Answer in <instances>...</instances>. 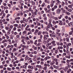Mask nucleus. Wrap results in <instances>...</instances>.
Returning a JSON list of instances; mask_svg holds the SVG:
<instances>
[{
    "label": "nucleus",
    "instance_id": "f257e3e1",
    "mask_svg": "<svg viewBox=\"0 0 73 73\" xmlns=\"http://www.w3.org/2000/svg\"><path fill=\"white\" fill-rule=\"evenodd\" d=\"M52 19H49V23L48 25L47 26L46 28H49L50 27H52Z\"/></svg>",
    "mask_w": 73,
    "mask_h": 73
},
{
    "label": "nucleus",
    "instance_id": "f03ea898",
    "mask_svg": "<svg viewBox=\"0 0 73 73\" xmlns=\"http://www.w3.org/2000/svg\"><path fill=\"white\" fill-rule=\"evenodd\" d=\"M29 28V25H27L25 29V31H31V28Z\"/></svg>",
    "mask_w": 73,
    "mask_h": 73
},
{
    "label": "nucleus",
    "instance_id": "7ed1b4c3",
    "mask_svg": "<svg viewBox=\"0 0 73 73\" xmlns=\"http://www.w3.org/2000/svg\"><path fill=\"white\" fill-rule=\"evenodd\" d=\"M49 36L48 35H46L44 36L43 39L44 40H46L48 39V38L49 37ZM48 37V38H47Z\"/></svg>",
    "mask_w": 73,
    "mask_h": 73
},
{
    "label": "nucleus",
    "instance_id": "20e7f679",
    "mask_svg": "<svg viewBox=\"0 0 73 73\" xmlns=\"http://www.w3.org/2000/svg\"><path fill=\"white\" fill-rule=\"evenodd\" d=\"M56 12L57 14L59 15L60 13V12H61V9L59 8L58 9L56 10Z\"/></svg>",
    "mask_w": 73,
    "mask_h": 73
},
{
    "label": "nucleus",
    "instance_id": "39448f33",
    "mask_svg": "<svg viewBox=\"0 0 73 73\" xmlns=\"http://www.w3.org/2000/svg\"><path fill=\"white\" fill-rule=\"evenodd\" d=\"M59 23V22L58 21H55L53 20L52 21V23L54 24V25H56V23L58 24Z\"/></svg>",
    "mask_w": 73,
    "mask_h": 73
},
{
    "label": "nucleus",
    "instance_id": "423d86ee",
    "mask_svg": "<svg viewBox=\"0 0 73 73\" xmlns=\"http://www.w3.org/2000/svg\"><path fill=\"white\" fill-rule=\"evenodd\" d=\"M52 49L54 51V52L56 54H57V53H58V50H56V48H53Z\"/></svg>",
    "mask_w": 73,
    "mask_h": 73
},
{
    "label": "nucleus",
    "instance_id": "0eeeda50",
    "mask_svg": "<svg viewBox=\"0 0 73 73\" xmlns=\"http://www.w3.org/2000/svg\"><path fill=\"white\" fill-rule=\"evenodd\" d=\"M71 31H72L70 32H69V33L70 34V35H72L73 34V28L72 27L71 28Z\"/></svg>",
    "mask_w": 73,
    "mask_h": 73
},
{
    "label": "nucleus",
    "instance_id": "6e6552de",
    "mask_svg": "<svg viewBox=\"0 0 73 73\" xmlns=\"http://www.w3.org/2000/svg\"><path fill=\"white\" fill-rule=\"evenodd\" d=\"M38 12V10L37 9H35L34 10V15H37V13Z\"/></svg>",
    "mask_w": 73,
    "mask_h": 73
},
{
    "label": "nucleus",
    "instance_id": "1a4fd4ad",
    "mask_svg": "<svg viewBox=\"0 0 73 73\" xmlns=\"http://www.w3.org/2000/svg\"><path fill=\"white\" fill-rule=\"evenodd\" d=\"M36 68H38L39 69H41L42 68V66L41 65H37L36 66Z\"/></svg>",
    "mask_w": 73,
    "mask_h": 73
},
{
    "label": "nucleus",
    "instance_id": "9d476101",
    "mask_svg": "<svg viewBox=\"0 0 73 73\" xmlns=\"http://www.w3.org/2000/svg\"><path fill=\"white\" fill-rule=\"evenodd\" d=\"M27 31H23V36H25L27 35Z\"/></svg>",
    "mask_w": 73,
    "mask_h": 73
},
{
    "label": "nucleus",
    "instance_id": "9b49d317",
    "mask_svg": "<svg viewBox=\"0 0 73 73\" xmlns=\"http://www.w3.org/2000/svg\"><path fill=\"white\" fill-rule=\"evenodd\" d=\"M71 45H72V44L71 43H69L68 44H66V45L67 46V49H69V46H71Z\"/></svg>",
    "mask_w": 73,
    "mask_h": 73
},
{
    "label": "nucleus",
    "instance_id": "f8f14e48",
    "mask_svg": "<svg viewBox=\"0 0 73 73\" xmlns=\"http://www.w3.org/2000/svg\"><path fill=\"white\" fill-rule=\"evenodd\" d=\"M69 26L70 27H71L72 28L73 27V23L72 22H70V23L68 24Z\"/></svg>",
    "mask_w": 73,
    "mask_h": 73
},
{
    "label": "nucleus",
    "instance_id": "ddd939ff",
    "mask_svg": "<svg viewBox=\"0 0 73 73\" xmlns=\"http://www.w3.org/2000/svg\"><path fill=\"white\" fill-rule=\"evenodd\" d=\"M56 33H57V35H58V36L59 37H60V38H62V36H61V33H58V32H56Z\"/></svg>",
    "mask_w": 73,
    "mask_h": 73
},
{
    "label": "nucleus",
    "instance_id": "4468645a",
    "mask_svg": "<svg viewBox=\"0 0 73 73\" xmlns=\"http://www.w3.org/2000/svg\"><path fill=\"white\" fill-rule=\"evenodd\" d=\"M28 69H33V67L32 66H31L30 65H29L28 66Z\"/></svg>",
    "mask_w": 73,
    "mask_h": 73
},
{
    "label": "nucleus",
    "instance_id": "2eb2a0df",
    "mask_svg": "<svg viewBox=\"0 0 73 73\" xmlns=\"http://www.w3.org/2000/svg\"><path fill=\"white\" fill-rule=\"evenodd\" d=\"M38 32H39V30H36L35 31V32L34 33V34L35 35H36L37 34L36 33H38Z\"/></svg>",
    "mask_w": 73,
    "mask_h": 73
},
{
    "label": "nucleus",
    "instance_id": "dca6fc26",
    "mask_svg": "<svg viewBox=\"0 0 73 73\" xmlns=\"http://www.w3.org/2000/svg\"><path fill=\"white\" fill-rule=\"evenodd\" d=\"M10 24H13L15 23V21L13 20H11L10 21Z\"/></svg>",
    "mask_w": 73,
    "mask_h": 73
},
{
    "label": "nucleus",
    "instance_id": "f3484780",
    "mask_svg": "<svg viewBox=\"0 0 73 73\" xmlns=\"http://www.w3.org/2000/svg\"><path fill=\"white\" fill-rule=\"evenodd\" d=\"M59 21V25H63V23L61 21Z\"/></svg>",
    "mask_w": 73,
    "mask_h": 73
},
{
    "label": "nucleus",
    "instance_id": "a211bd4d",
    "mask_svg": "<svg viewBox=\"0 0 73 73\" xmlns=\"http://www.w3.org/2000/svg\"><path fill=\"white\" fill-rule=\"evenodd\" d=\"M50 65H51V66H53V65L55 64V62L54 61H52L51 62H50Z\"/></svg>",
    "mask_w": 73,
    "mask_h": 73
},
{
    "label": "nucleus",
    "instance_id": "6ab92c4d",
    "mask_svg": "<svg viewBox=\"0 0 73 73\" xmlns=\"http://www.w3.org/2000/svg\"><path fill=\"white\" fill-rule=\"evenodd\" d=\"M14 26L15 27H17L18 28H19V25L17 24H14Z\"/></svg>",
    "mask_w": 73,
    "mask_h": 73
},
{
    "label": "nucleus",
    "instance_id": "aec40b11",
    "mask_svg": "<svg viewBox=\"0 0 73 73\" xmlns=\"http://www.w3.org/2000/svg\"><path fill=\"white\" fill-rule=\"evenodd\" d=\"M9 29H11H11H12V28H13V25H11L10 26H9Z\"/></svg>",
    "mask_w": 73,
    "mask_h": 73
},
{
    "label": "nucleus",
    "instance_id": "412c9836",
    "mask_svg": "<svg viewBox=\"0 0 73 73\" xmlns=\"http://www.w3.org/2000/svg\"><path fill=\"white\" fill-rule=\"evenodd\" d=\"M7 42V41L6 39H4L3 41H2V44H4L5 42Z\"/></svg>",
    "mask_w": 73,
    "mask_h": 73
},
{
    "label": "nucleus",
    "instance_id": "4be33fe9",
    "mask_svg": "<svg viewBox=\"0 0 73 73\" xmlns=\"http://www.w3.org/2000/svg\"><path fill=\"white\" fill-rule=\"evenodd\" d=\"M7 70L9 71H11L12 70V68H11L8 67L7 68Z\"/></svg>",
    "mask_w": 73,
    "mask_h": 73
},
{
    "label": "nucleus",
    "instance_id": "5701e85b",
    "mask_svg": "<svg viewBox=\"0 0 73 73\" xmlns=\"http://www.w3.org/2000/svg\"><path fill=\"white\" fill-rule=\"evenodd\" d=\"M58 49H63V47L62 46H58Z\"/></svg>",
    "mask_w": 73,
    "mask_h": 73
},
{
    "label": "nucleus",
    "instance_id": "b1692460",
    "mask_svg": "<svg viewBox=\"0 0 73 73\" xmlns=\"http://www.w3.org/2000/svg\"><path fill=\"white\" fill-rule=\"evenodd\" d=\"M65 57L67 58H68L69 59H70V55L68 56L66 55L65 56Z\"/></svg>",
    "mask_w": 73,
    "mask_h": 73
},
{
    "label": "nucleus",
    "instance_id": "393cba45",
    "mask_svg": "<svg viewBox=\"0 0 73 73\" xmlns=\"http://www.w3.org/2000/svg\"><path fill=\"white\" fill-rule=\"evenodd\" d=\"M41 70L39 69L37 71L35 72V73H40V72H41Z\"/></svg>",
    "mask_w": 73,
    "mask_h": 73
},
{
    "label": "nucleus",
    "instance_id": "a878e982",
    "mask_svg": "<svg viewBox=\"0 0 73 73\" xmlns=\"http://www.w3.org/2000/svg\"><path fill=\"white\" fill-rule=\"evenodd\" d=\"M11 57L12 58H14V56H13V53H11Z\"/></svg>",
    "mask_w": 73,
    "mask_h": 73
},
{
    "label": "nucleus",
    "instance_id": "bb28decb",
    "mask_svg": "<svg viewBox=\"0 0 73 73\" xmlns=\"http://www.w3.org/2000/svg\"><path fill=\"white\" fill-rule=\"evenodd\" d=\"M24 8H25V9H28V6H27V5H24Z\"/></svg>",
    "mask_w": 73,
    "mask_h": 73
},
{
    "label": "nucleus",
    "instance_id": "cd10ccee",
    "mask_svg": "<svg viewBox=\"0 0 73 73\" xmlns=\"http://www.w3.org/2000/svg\"><path fill=\"white\" fill-rule=\"evenodd\" d=\"M42 33V32L41 31H39L37 33L38 35H40Z\"/></svg>",
    "mask_w": 73,
    "mask_h": 73
},
{
    "label": "nucleus",
    "instance_id": "c85d7f7f",
    "mask_svg": "<svg viewBox=\"0 0 73 73\" xmlns=\"http://www.w3.org/2000/svg\"><path fill=\"white\" fill-rule=\"evenodd\" d=\"M45 3H43L42 4V5H41L42 7L43 8L44 7V6H45Z\"/></svg>",
    "mask_w": 73,
    "mask_h": 73
},
{
    "label": "nucleus",
    "instance_id": "c756f323",
    "mask_svg": "<svg viewBox=\"0 0 73 73\" xmlns=\"http://www.w3.org/2000/svg\"><path fill=\"white\" fill-rule=\"evenodd\" d=\"M29 58V57H28V55H27L25 57V59L26 60H27Z\"/></svg>",
    "mask_w": 73,
    "mask_h": 73
},
{
    "label": "nucleus",
    "instance_id": "7c9ffc66",
    "mask_svg": "<svg viewBox=\"0 0 73 73\" xmlns=\"http://www.w3.org/2000/svg\"><path fill=\"white\" fill-rule=\"evenodd\" d=\"M11 29H9L8 31V33L9 35L11 34Z\"/></svg>",
    "mask_w": 73,
    "mask_h": 73
},
{
    "label": "nucleus",
    "instance_id": "2f4dec72",
    "mask_svg": "<svg viewBox=\"0 0 73 73\" xmlns=\"http://www.w3.org/2000/svg\"><path fill=\"white\" fill-rule=\"evenodd\" d=\"M44 2L46 3H47V4H49L50 3V2L49 1H47V0H45L44 1Z\"/></svg>",
    "mask_w": 73,
    "mask_h": 73
},
{
    "label": "nucleus",
    "instance_id": "473e14b6",
    "mask_svg": "<svg viewBox=\"0 0 73 73\" xmlns=\"http://www.w3.org/2000/svg\"><path fill=\"white\" fill-rule=\"evenodd\" d=\"M29 31L27 33V35H31V34H32V32L30 31Z\"/></svg>",
    "mask_w": 73,
    "mask_h": 73
},
{
    "label": "nucleus",
    "instance_id": "72a5a7b5",
    "mask_svg": "<svg viewBox=\"0 0 73 73\" xmlns=\"http://www.w3.org/2000/svg\"><path fill=\"white\" fill-rule=\"evenodd\" d=\"M62 32H65V28L63 27V29L62 30Z\"/></svg>",
    "mask_w": 73,
    "mask_h": 73
},
{
    "label": "nucleus",
    "instance_id": "f704fd0d",
    "mask_svg": "<svg viewBox=\"0 0 73 73\" xmlns=\"http://www.w3.org/2000/svg\"><path fill=\"white\" fill-rule=\"evenodd\" d=\"M5 29L6 30H7V31H8V30H9V27H5Z\"/></svg>",
    "mask_w": 73,
    "mask_h": 73
},
{
    "label": "nucleus",
    "instance_id": "c9c22d12",
    "mask_svg": "<svg viewBox=\"0 0 73 73\" xmlns=\"http://www.w3.org/2000/svg\"><path fill=\"white\" fill-rule=\"evenodd\" d=\"M31 3L33 5H35V2L34 1H31Z\"/></svg>",
    "mask_w": 73,
    "mask_h": 73
},
{
    "label": "nucleus",
    "instance_id": "e433bc0d",
    "mask_svg": "<svg viewBox=\"0 0 73 73\" xmlns=\"http://www.w3.org/2000/svg\"><path fill=\"white\" fill-rule=\"evenodd\" d=\"M25 39L26 40H29V37H28V36H27L25 37Z\"/></svg>",
    "mask_w": 73,
    "mask_h": 73
},
{
    "label": "nucleus",
    "instance_id": "4c0bfd02",
    "mask_svg": "<svg viewBox=\"0 0 73 73\" xmlns=\"http://www.w3.org/2000/svg\"><path fill=\"white\" fill-rule=\"evenodd\" d=\"M53 6H54V4L51 3V4H50V7L51 8L53 7Z\"/></svg>",
    "mask_w": 73,
    "mask_h": 73
},
{
    "label": "nucleus",
    "instance_id": "58836bf2",
    "mask_svg": "<svg viewBox=\"0 0 73 73\" xmlns=\"http://www.w3.org/2000/svg\"><path fill=\"white\" fill-rule=\"evenodd\" d=\"M68 69V68H64L63 69V70L64 71H66Z\"/></svg>",
    "mask_w": 73,
    "mask_h": 73
},
{
    "label": "nucleus",
    "instance_id": "ea45409f",
    "mask_svg": "<svg viewBox=\"0 0 73 73\" xmlns=\"http://www.w3.org/2000/svg\"><path fill=\"white\" fill-rule=\"evenodd\" d=\"M31 12V13H32V14L33 15H35V13H34V12H33V10H32Z\"/></svg>",
    "mask_w": 73,
    "mask_h": 73
},
{
    "label": "nucleus",
    "instance_id": "a19ab883",
    "mask_svg": "<svg viewBox=\"0 0 73 73\" xmlns=\"http://www.w3.org/2000/svg\"><path fill=\"white\" fill-rule=\"evenodd\" d=\"M61 63H63V64H66V62L65 61L62 60L61 61Z\"/></svg>",
    "mask_w": 73,
    "mask_h": 73
},
{
    "label": "nucleus",
    "instance_id": "79ce46f5",
    "mask_svg": "<svg viewBox=\"0 0 73 73\" xmlns=\"http://www.w3.org/2000/svg\"><path fill=\"white\" fill-rule=\"evenodd\" d=\"M23 68H24L25 69H27V66L25 65H24L23 66Z\"/></svg>",
    "mask_w": 73,
    "mask_h": 73
},
{
    "label": "nucleus",
    "instance_id": "37998d69",
    "mask_svg": "<svg viewBox=\"0 0 73 73\" xmlns=\"http://www.w3.org/2000/svg\"><path fill=\"white\" fill-rule=\"evenodd\" d=\"M3 24H6L7 25V24H8V22L7 21H6L5 22H3Z\"/></svg>",
    "mask_w": 73,
    "mask_h": 73
},
{
    "label": "nucleus",
    "instance_id": "c03bdc74",
    "mask_svg": "<svg viewBox=\"0 0 73 73\" xmlns=\"http://www.w3.org/2000/svg\"><path fill=\"white\" fill-rule=\"evenodd\" d=\"M53 60L54 61H55V62H56L57 61V58H53Z\"/></svg>",
    "mask_w": 73,
    "mask_h": 73
},
{
    "label": "nucleus",
    "instance_id": "a18cd8bd",
    "mask_svg": "<svg viewBox=\"0 0 73 73\" xmlns=\"http://www.w3.org/2000/svg\"><path fill=\"white\" fill-rule=\"evenodd\" d=\"M62 12L64 13H66V10L64 9L62 11Z\"/></svg>",
    "mask_w": 73,
    "mask_h": 73
},
{
    "label": "nucleus",
    "instance_id": "49530a36",
    "mask_svg": "<svg viewBox=\"0 0 73 73\" xmlns=\"http://www.w3.org/2000/svg\"><path fill=\"white\" fill-rule=\"evenodd\" d=\"M54 9H57V8H58V7H57V5H56L54 6Z\"/></svg>",
    "mask_w": 73,
    "mask_h": 73
},
{
    "label": "nucleus",
    "instance_id": "de8ad7c7",
    "mask_svg": "<svg viewBox=\"0 0 73 73\" xmlns=\"http://www.w3.org/2000/svg\"><path fill=\"white\" fill-rule=\"evenodd\" d=\"M43 19L44 20H45V21H46V20H47V17H44V18H43Z\"/></svg>",
    "mask_w": 73,
    "mask_h": 73
},
{
    "label": "nucleus",
    "instance_id": "09e8293b",
    "mask_svg": "<svg viewBox=\"0 0 73 73\" xmlns=\"http://www.w3.org/2000/svg\"><path fill=\"white\" fill-rule=\"evenodd\" d=\"M64 9H66L67 10H68L69 9V8L68 7H67V6H65L64 7Z\"/></svg>",
    "mask_w": 73,
    "mask_h": 73
},
{
    "label": "nucleus",
    "instance_id": "8fccbe9b",
    "mask_svg": "<svg viewBox=\"0 0 73 73\" xmlns=\"http://www.w3.org/2000/svg\"><path fill=\"white\" fill-rule=\"evenodd\" d=\"M16 30V27H14L13 29V31H15Z\"/></svg>",
    "mask_w": 73,
    "mask_h": 73
},
{
    "label": "nucleus",
    "instance_id": "3c124183",
    "mask_svg": "<svg viewBox=\"0 0 73 73\" xmlns=\"http://www.w3.org/2000/svg\"><path fill=\"white\" fill-rule=\"evenodd\" d=\"M15 42H16V43H18V42H19V40L18 39H16L15 40Z\"/></svg>",
    "mask_w": 73,
    "mask_h": 73
},
{
    "label": "nucleus",
    "instance_id": "603ef678",
    "mask_svg": "<svg viewBox=\"0 0 73 73\" xmlns=\"http://www.w3.org/2000/svg\"><path fill=\"white\" fill-rule=\"evenodd\" d=\"M21 53H20L18 54L17 55V57H20V56L21 55Z\"/></svg>",
    "mask_w": 73,
    "mask_h": 73
},
{
    "label": "nucleus",
    "instance_id": "864d4df0",
    "mask_svg": "<svg viewBox=\"0 0 73 73\" xmlns=\"http://www.w3.org/2000/svg\"><path fill=\"white\" fill-rule=\"evenodd\" d=\"M54 20H58V17H54Z\"/></svg>",
    "mask_w": 73,
    "mask_h": 73
},
{
    "label": "nucleus",
    "instance_id": "5fc2aeb1",
    "mask_svg": "<svg viewBox=\"0 0 73 73\" xmlns=\"http://www.w3.org/2000/svg\"><path fill=\"white\" fill-rule=\"evenodd\" d=\"M20 35H16V37L18 38H19L20 37Z\"/></svg>",
    "mask_w": 73,
    "mask_h": 73
},
{
    "label": "nucleus",
    "instance_id": "6e6d98bb",
    "mask_svg": "<svg viewBox=\"0 0 73 73\" xmlns=\"http://www.w3.org/2000/svg\"><path fill=\"white\" fill-rule=\"evenodd\" d=\"M70 40H71V42H72V44H73V38H70Z\"/></svg>",
    "mask_w": 73,
    "mask_h": 73
},
{
    "label": "nucleus",
    "instance_id": "4d7b16f0",
    "mask_svg": "<svg viewBox=\"0 0 73 73\" xmlns=\"http://www.w3.org/2000/svg\"><path fill=\"white\" fill-rule=\"evenodd\" d=\"M30 27L31 28H34V27H35V25H33V24L31 25Z\"/></svg>",
    "mask_w": 73,
    "mask_h": 73
},
{
    "label": "nucleus",
    "instance_id": "13d9d810",
    "mask_svg": "<svg viewBox=\"0 0 73 73\" xmlns=\"http://www.w3.org/2000/svg\"><path fill=\"white\" fill-rule=\"evenodd\" d=\"M48 59V58L47 56L44 58V60L45 61H46V60H47Z\"/></svg>",
    "mask_w": 73,
    "mask_h": 73
},
{
    "label": "nucleus",
    "instance_id": "bf43d9fd",
    "mask_svg": "<svg viewBox=\"0 0 73 73\" xmlns=\"http://www.w3.org/2000/svg\"><path fill=\"white\" fill-rule=\"evenodd\" d=\"M51 15H52L50 14H47V16H48V17H50Z\"/></svg>",
    "mask_w": 73,
    "mask_h": 73
},
{
    "label": "nucleus",
    "instance_id": "052dcab7",
    "mask_svg": "<svg viewBox=\"0 0 73 73\" xmlns=\"http://www.w3.org/2000/svg\"><path fill=\"white\" fill-rule=\"evenodd\" d=\"M7 43H5L3 44V46H4V47H6L7 46Z\"/></svg>",
    "mask_w": 73,
    "mask_h": 73
},
{
    "label": "nucleus",
    "instance_id": "680f3d73",
    "mask_svg": "<svg viewBox=\"0 0 73 73\" xmlns=\"http://www.w3.org/2000/svg\"><path fill=\"white\" fill-rule=\"evenodd\" d=\"M41 45V43L40 42H39L37 44V45L38 46H40Z\"/></svg>",
    "mask_w": 73,
    "mask_h": 73
},
{
    "label": "nucleus",
    "instance_id": "e2e57ef3",
    "mask_svg": "<svg viewBox=\"0 0 73 73\" xmlns=\"http://www.w3.org/2000/svg\"><path fill=\"white\" fill-rule=\"evenodd\" d=\"M42 47L44 49H45V48H46V46L44 45H42Z\"/></svg>",
    "mask_w": 73,
    "mask_h": 73
},
{
    "label": "nucleus",
    "instance_id": "0e129e2a",
    "mask_svg": "<svg viewBox=\"0 0 73 73\" xmlns=\"http://www.w3.org/2000/svg\"><path fill=\"white\" fill-rule=\"evenodd\" d=\"M27 72H32V70L30 69H28L27 70Z\"/></svg>",
    "mask_w": 73,
    "mask_h": 73
},
{
    "label": "nucleus",
    "instance_id": "69168bd1",
    "mask_svg": "<svg viewBox=\"0 0 73 73\" xmlns=\"http://www.w3.org/2000/svg\"><path fill=\"white\" fill-rule=\"evenodd\" d=\"M56 44L58 46H60V42H56Z\"/></svg>",
    "mask_w": 73,
    "mask_h": 73
},
{
    "label": "nucleus",
    "instance_id": "338daca9",
    "mask_svg": "<svg viewBox=\"0 0 73 73\" xmlns=\"http://www.w3.org/2000/svg\"><path fill=\"white\" fill-rule=\"evenodd\" d=\"M21 39H24L25 38V36H24L22 35L21 37Z\"/></svg>",
    "mask_w": 73,
    "mask_h": 73
},
{
    "label": "nucleus",
    "instance_id": "774afa93",
    "mask_svg": "<svg viewBox=\"0 0 73 73\" xmlns=\"http://www.w3.org/2000/svg\"><path fill=\"white\" fill-rule=\"evenodd\" d=\"M60 72L61 73H64V71L63 70H61L60 71Z\"/></svg>",
    "mask_w": 73,
    "mask_h": 73
}]
</instances>
